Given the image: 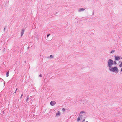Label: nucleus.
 Here are the masks:
<instances>
[{
    "label": "nucleus",
    "instance_id": "6ab92c4d",
    "mask_svg": "<svg viewBox=\"0 0 122 122\" xmlns=\"http://www.w3.org/2000/svg\"><path fill=\"white\" fill-rule=\"evenodd\" d=\"M82 122H85V119H84L82 121Z\"/></svg>",
    "mask_w": 122,
    "mask_h": 122
},
{
    "label": "nucleus",
    "instance_id": "9d476101",
    "mask_svg": "<svg viewBox=\"0 0 122 122\" xmlns=\"http://www.w3.org/2000/svg\"><path fill=\"white\" fill-rule=\"evenodd\" d=\"M115 50H113L111 52H110V53H113L114 52H115Z\"/></svg>",
    "mask_w": 122,
    "mask_h": 122
},
{
    "label": "nucleus",
    "instance_id": "0eeeda50",
    "mask_svg": "<svg viewBox=\"0 0 122 122\" xmlns=\"http://www.w3.org/2000/svg\"><path fill=\"white\" fill-rule=\"evenodd\" d=\"M85 9L84 8H79L78 9V11L79 12H81L82 11H83L85 10Z\"/></svg>",
    "mask_w": 122,
    "mask_h": 122
},
{
    "label": "nucleus",
    "instance_id": "dca6fc26",
    "mask_svg": "<svg viewBox=\"0 0 122 122\" xmlns=\"http://www.w3.org/2000/svg\"><path fill=\"white\" fill-rule=\"evenodd\" d=\"M50 35V34L49 33L47 35V37H49Z\"/></svg>",
    "mask_w": 122,
    "mask_h": 122
},
{
    "label": "nucleus",
    "instance_id": "423d86ee",
    "mask_svg": "<svg viewBox=\"0 0 122 122\" xmlns=\"http://www.w3.org/2000/svg\"><path fill=\"white\" fill-rule=\"evenodd\" d=\"M25 31V29H22V30L21 34V37L22 36L23 34H24Z\"/></svg>",
    "mask_w": 122,
    "mask_h": 122
},
{
    "label": "nucleus",
    "instance_id": "4468645a",
    "mask_svg": "<svg viewBox=\"0 0 122 122\" xmlns=\"http://www.w3.org/2000/svg\"><path fill=\"white\" fill-rule=\"evenodd\" d=\"M53 56L52 55H51L50 56V57L51 58H53Z\"/></svg>",
    "mask_w": 122,
    "mask_h": 122
},
{
    "label": "nucleus",
    "instance_id": "cd10ccee",
    "mask_svg": "<svg viewBox=\"0 0 122 122\" xmlns=\"http://www.w3.org/2000/svg\"><path fill=\"white\" fill-rule=\"evenodd\" d=\"M16 91H15V92L14 93H15L16 92Z\"/></svg>",
    "mask_w": 122,
    "mask_h": 122
},
{
    "label": "nucleus",
    "instance_id": "5701e85b",
    "mask_svg": "<svg viewBox=\"0 0 122 122\" xmlns=\"http://www.w3.org/2000/svg\"><path fill=\"white\" fill-rule=\"evenodd\" d=\"M121 71L122 72V68H121Z\"/></svg>",
    "mask_w": 122,
    "mask_h": 122
},
{
    "label": "nucleus",
    "instance_id": "a878e982",
    "mask_svg": "<svg viewBox=\"0 0 122 122\" xmlns=\"http://www.w3.org/2000/svg\"><path fill=\"white\" fill-rule=\"evenodd\" d=\"M25 63H26V61H25L24 62Z\"/></svg>",
    "mask_w": 122,
    "mask_h": 122
},
{
    "label": "nucleus",
    "instance_id": "f8f14e48",
    "mask_svg": "<svg viewBox=\"0 0 122 122\" xmlns=\"http://www.w3.org/2000/svg\"><path fill=\"white\" fill-rule=\"evenodd\" d=\"M29 99V97H27L26 100V101L27 102L28 101V100Z\"/></svg>",
    "mask_w": 122,
    "mask_h": 122
},
{
    "label": "nucleus",
    "instance_id": "1a4fd4ad",
    "mask_svg": "<svg viewBox=\"0 0 122 122\" xmlns=\"http://www.w3.org/2000/svg\"><path fill=\"white\" fill-rule=\"evenodd\" d=\"M9 76V71H8L6 73V77H7Z\"/></svg>",
    "mask_w": 122,
    "mask_h": 122
},
{
    "label": "nucleus",
    "instance_id": "7ed1b4c3",
    "mask_svg": "<svg viewBox=\"0 0 122 122\" xmlns=\"http://www.w3.org/2000/svg\"><path fill=\"white\" fill-rule=\"evenodd\" d=\"M84 112H85L84 111H81V112H80V114H82L83 113H84ZM82 116V115H80V116L79 117H78V118H77V122H78L80 120V118H81V117Z\"/></svg>",
    "mask_w": 122,
    "mask_h": 122
},
{
    "label": "nucleus",
    "instance_id": "393cba45",
    "mask_svg": "<svg viewBox=\"0 0 122 122\" xmlns=\"http://www.w3.org/2000/svg\"><path fill=\"white\" fill-rule=\"evenodd\" d=\"M17 90V88L16 89L15 91H16Z\"/></svg>",
    "mask_w": 122,
    "mask_h": 122
},
{
    "label": "nucleus",
    "instance_id": "20e7f679",
    "mask_svg": "<svg viewBox=\"0 0 122 122\" xmlns=\"http://www.w3.org/2000/svg\"><path fill=\"white\" fill-rule=\"evenodd\" d=\"M115 61L119 60L120 58V57L119 56H115Z\"/></svg>",
    "mask_w": 122,
    "mask_h": 122
},
{
    "label": "nucleus",
    "instance_id": "412c9836",
    "mask_svg": "<svg viewBox=\"0 0 122 122\" xmlns=\"http://www.w3.org/2000/svg\"><path fill=\"white\" fill-rule=\"evenodd\" d=\"M4 86H5V81H4Z\"/></svg>",
    "mask_w": 122,
    "mask_h": 122
},
{
    "label": "nucleus",
    "instance_id": "6e6552de",
    "mask_svg": "<svg viewBox=\"0 0 122 122\" xmlns=\"http://www.w3.org/2000/svg\"><path fill=\"white\" fill-rule=\"evenodd\" d=\"M61 113L60 111H58V112L56 113V116L57 117L59 116L60 114Z\"/></svg>",
    "mask_w": 122,
    "mask_h": 122
},
{
    "label": "nucleus",
    "instance_id": "c756f323",
    "mask_svg": "<svg viewBox=\"0 0 122 122\" xmlns=\"http://www.w3.org/2000/svg\"><path fill=\"white\" fill-rule=\"evenodd\" d=\"M86 122H88L87 121H86Z\"/></svg>",
    "mask_w": 122,
    "mask_h": 122
},
{
    "label": "nucleus",
    "instance_id": "c85d7f7f",
    "mask_svg": "<svg viewBox=\"0 0 122 122\" xmlns=\"http://www.w3.org/2000/svg\"><path fill=\"white\" fill-rule=\"evenodd\" d=\"M22 97H21V96L20 97V98H21Z\"/></svg>",
    "mask_w": 122,
    "mask_h": 122
},
{
    "label": "nucleus",
    "instance_id": "aec40b11",
    "mask_svg": "<svg viewBox=\"0 0 122 122\" xmlns=\"http://www.w3.org/2000/svg\"><path fill=\"white\" fill-rule=\"evenodd\" d=\"M94 11H93V13H92V15H93L94 14Z\"/></svg>",
    "mask_w": 122,
    "mask_h": 122
},
{
    "label": "nucleus",
    "instance_id": "4be33fe9",
    "mask_svg": "<svg viewBox=\"0 0 122 122\" xmlns=\"http://www.w3.org/2000/svg\"><path fill=\"white\" fill-rule=\"evenodd\" d=\"M23 94H21V97H22V96H23Z\"/></svg>",
    "mask_w": 122,
    "mask_h": 122
},
{
    "label": "nucleus",
    "instance_id": "b1692460",
    "mask_svg": "<svg viewBox=\"0 0 122 122\" xmlns=\"http://www.w3.org/2000/svg\"><path fill=\"white\" fill-rule=\"evenodd\" d=\"M120 58L121 59H122V56L121 57H120Z\"/></svg>",
    "mask_w": 122,
    "mask_h": 122
},
{
    "label": "nucleus",
    "instance_id": "bb28decb",
    "mask_svg": "<svg viewBox=\"0 0 122 122\" xmlns=\"http://www.w3.org/2000/svg\"><path fill=\"white\" fill-rule=\"evenodd\" d=\"M57 13H57V12H56V14H57Z\"/></svg>",
    "mask_w": 122,
    "mask_h": 122
},
{
    "label": "nucleus",
    "instance_id": "ddd939ff",
    "mask_svg": "<svg viewBox=\"0 0 122 122\" xmlns=\"http://www.w3.org/2000/svg\"><path fill=\"white\" fill-rule=\"evenodd\" d=\"M117 62L116 61H113V64H115V65H116L117 64Z\"/></svg>",
    "mask_w": 122,
    "mask_h": 122
},
{
    "label": "nucleus",
    "instance_id": "a211bd4d",
    "mask_svg": "<svg viewBox=\"0 0 122 122\" xmlns=\"http://www.w3.org/2000/svg\"><path fill=\"white\" fill-rule=\"evenodd\" d=\"M6 28V26H5V28H4V31H5Z\"/></svg>",
    "mask_w": 122,
    "mask_h": 122
},
{
    "label": "nucleus",
    "instance_id": "f3484780",
    "mask_svg": "<svg viewBox=\"0 0 122 122\" xmlns=\"http://www.w3.org/2000/svg\"><path fill=\"white\" fill-rule=\"evenodd\" d=\"M39 76L40 77H41L42 76V75L41 74H40L39 75Z\"/></svg>",
    "mask_w": 122,
    "mask_h": 122
},
{
    "label": "nucleus",
    "instance_id": "f257e3e1",
    "mask_svg": "<svg viewBox=\"0 0 122 122\" xmlns=\"http://www.w3.org/2000/svg\"><path fill=\"white\" fill-rule=\"evenodd\" d=\"M109 70L111 71L116 73H118L119 71L117 67V66H114L113 67L112 66L109 68Z\"/></svg>",
    "mask_w": 122,
    "mask_h": 122
},
{
    "label": "nucleus",
    "instance_id": "2eb2a0df",
    "mask_svg": "<svg viewBox=\"0 0 122 122\" xmlns=\"http://www.w3.org/2000/svg\"><path fill=\"white\" fill-rule=\"evenodd\" d=\"M62 110L63 111H64L65 110V109L64 108H63L62 109Z\"/></svg>",
    "mask_w": 122,
    "mask_h": 122
},
{
    "label": "nucleus",
    "instance_id": "9b49d317",
    "mask_svg": "<svg viewBox=\"0 0 122 122\" xmlns=\"http://www.w3.org/2000/svg\"><path fill=\"white\" fill-rule=\"evenodd\" d=\"M119 66L120 67H122V62L119 65Z\"/></svg>",
    "mask_w": 122,
    "mask_h": 122
},
{
    "label": "nucleus",
    "instance_id": "f03ea898",
    "mask_svg": "<svg viewBox=\"0 0 122 122\" xmlns=\"http://www.w3.org/2000/svg\"><path fill=\"white\" fill-rule=\"evenodd\" d=\"M113 64V61L111 59H109L107 61V66L109 68L112 66Z\"/></svg>",
    "mask_w": 122,
    "mask_h": 122
},
{
    "label": "nucleus",
    "instance_id": "39448f33",
    "mask_svg": "<svg viewBox=\"0 0 122 122\" xmlns=\"http://www.w3.org/2000/svg\"><path fill=\"white\" fill-rule=\"evenodd\" d=\"M56 103L54 101H51L50 103V105L52 106H53L55 105Z\"/></svg>",
    "mask_w": 122,
    "mask_h": 122
}]
</instances>
